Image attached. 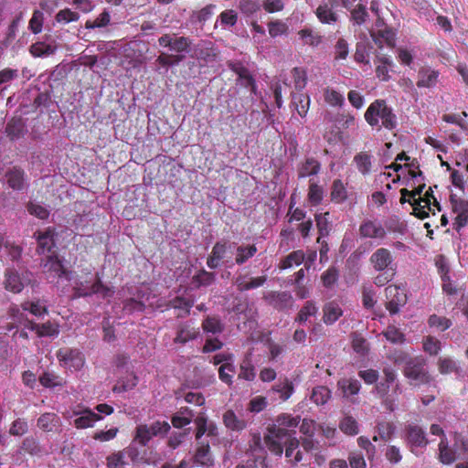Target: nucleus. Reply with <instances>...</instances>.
Returning <instances> with one entry per match:
<instances>
[{
    "label": "nucleus",
    "mask_w": 468,
    "mask_h": 468,
    "mask_svg": "<svg viewBox=\"0 0 468 468\" xmlns=\"http://www.w3.org/2000/svg\"><path fill=\"white\" fill-rule=\"evenodd\" d=\"M145 310V304L134 298H129L123 302V311L128 314L143 313Z\"/></svg>",
    "instance_id": "obj_60"
},
{
    "label": "nucleus",
    "mask_w": 468,
    "mask_h": 468,
    "mask_svg": "<svg viewBox=\"0 0 468 468\" xmlns=\"http://www.w3.org/2000/svg\"><path fill=\"white\" fill-rule=\"evenodd\" d=\"M223 422L228 429L235 431H243L247 427V421L238 417L231 410L223 414Z\"/></svg>",
    "instance_id": "obj_29"
},
{
    "label": "nucleus",
    "mask_w": 468,
    "mask_h": 468,
    "mask_svg": "<svg viewBox=\"0 0 468 468\" xmlns=\"http://www.w3.org/2000/svg\"><path fill=\"white\" fill-rule=\"evenodd\" d=\"M364 117L371 127H377L378 130L381 128L379 120L387 130L392 131L397 126V117L384 100L374 101L367 109Z\"/></svg>",
    "instance_id": "obj_1"
},
{
    "label": "nucleus",
    "mask_w": 468,
    "mask_h": 468,
    "mask_svg": "<svg viewBox=\"0 0 468 468\" xmlns=\"http://www.w3.org/2000/svg\"><path fill=\"white\" fill-rule=\"evenodd\" d=\"M81 416L74 420L75 426L79 429L91 427L93 423L101 419V416L92 412L90 410H84Z\"/></svg>",
    "instance_id": "obj_36"
},
{
    "label": "nucleus",
    "mask_w": 468,
    "mask_h": 468,
    "mask_svg": "<svg viewBox=\"0 0 468 468\" xmlns=\"http://www.w3.org/2000/svg\"><path fill=\"white\" fill-rule=\"evenodd\" d=\"M21 308L23 309V311H28L35 316H41L48 313L47 305L40 300L24 302L21 304Z\"/></svg>",
    "instance_id": "obj_38"
},
{
    "label": "nucleus",
    "mask_w": 468,
    "mask_h": 468,
    "mask_svg": "<svg viewBox=\"0 0 468 468\" xmlns=\"http://www.w3.org/2000/svg\"><path fill=\"white\" fill-rule=\"evenodd\" d=\"M369 262L377 271H383L393 268L394 258L389 250L377 249L370 256Z\"/></svg>",
    "instance_id": "obj_9"
},
{
    "label": "nucleus",
    "mask_w": 468,
    "mask_h": 468,
    "mask_svg": "<svg viewBox=\"0 0 468 468\" xmlns=\"http://www.w3.org/2000/svg\"><path fill=\"white\" fill-rule=\"evenodd\" d=\"M272 390L280 394V399L286 400L292 395L293 387L292 382H278V384L272 388Z\"/></svg>",
    "instance_id": "obj_62"
},
{
    "label": "nucleus",
    "mask_w": 468,
    "mask_h": 468,
    "mask_svg": "<svg viewBox=\"0 0 468 468\" xmlns=\"http://www.w3.org/2000/svg\"><path fill=\"white\" fill-rule=\"evenodd\" d=\"M408 441L412 446L425 447L428 444L424 431L416 425L407 427Z\"/></svg>",
    "instance_id": "obj_26"
},
{
    "label": "nucleus",
    "mask_w": 468,
    "mask_h": 468,
    "mask_svg": "<svg viewBox=\"0 0 468 468\" xmlns=\"http://www.w3.org/2000/svg\"><path fill=\"white\" fill-rule=\"evenodd\" d=\"M55 229L48 227L44 230H37L34 238L37 239V252L39 255H46L48 259L56 257Z\"/></svg>",
    "instance_id": "obj_2"
},
{
    "label": "nucleus",
    "mask_w": 468,
    "mask_h": 468,
    "mask_svg": "<svg viewBox=\"0 0 468 468\" xmlns=\"http://www.w3.org/2000/svg\"><path fill=\"white\" fill-rule=\"evenodd\" d=\"M387 303L386 308L390 314L399 313V308L407 302V296L404 290L397 285H388L385 289Z\"/></svg>",
    "instance_id": "obj_6"
},
{
    "label": "nucleus",
    "mask_w": 468,
    "mask_h": 468,
    "mask_svg": "<svg viewBox=\"0 0 468 468\" xmlns=\"http://www.w3.org/2000/svg\"><path fill=\"white\" fill-rule=\"evenodd\" d=\"M97 293L101 294L104 298L112 295L111 289L101 282V278L98 275L96 281L90 288H75V294L79 297H85Z\"/></svg>",
    "instance_id": "obj_16"
},
{
    "label": "nucleus",
    "mask_w": 468,
    "mask_h": 468,
    "mask_svg": "<svg viewBox=\"0 0 468 468\" xmlns=\"http://www.w3.org/2000/svg\"><path fill=\"white\" fill-rule=\"evenodd\" d=\"M374 40L379 48H383L385 44L388 48H392L396 45V32L391 27L385 26L374 35Z\"/></svg>",
    "instance_id": "obj_23"
},
{
    "label": "nucleus",
    "mask_w": 468,
    "mask_h": 468,
    "mask_svg": "<svg viewBox=\"0 0 468 468\" xmlns=\"http://www.w3.org/2000/svg\"><path fill=\"white\" fill-rule=\"evenodd\" d=\"M5 133L10 140L14 141L25 133V123L21 118H12L5 126Z\"/></svg>",
    "instance_id": "obj_30"
},
{
    "label": "nucleus",
    "mask_w": 468,
    "mask_h": 468,
    "mask_svg": "<svg viewBox=\"0 0 468 468\" xmlns=\"http://www.w3.org/2000/svg\"><path fill=\"white\" fill-rule=\"evenodd\" d=\"M228 67L238 75V81L241 86L250 88L251 92H256V82L249 69L240 61H229Z\"/></svg>",
    "instance_id": "obj_11"
},
{
    "label": "nucleus",
    "mask_w": 468,
    "mask_h": 468,
    "mask_svg": "<svg viewBox=\"0 0 468 468\" xmlns=\"http://www.w3.org/2000/svg\"><path fill=\"white\" fill-rule=\"evenodd\" d=\"M239 8L242 14L250 16L261 9V4L259 0H240Z\"/></svg>",
    "instance_id": "obj_55"
},
{
    "label": "nucleus",
    "mask_w": 468,
    "mask_h": 468,
    "mask_svg": "<svg viewBox=\"0 0 468 468\" xmlns=\"http://www.w3.org/2000/svg\"><path fill=\"white\" fill-rule=\"evenodd\" d=\"M192 45V40L186 37H177L173 38L170 50L176 53L188 52Z\"/></svg>",
    "instance_id": "obj_50"
},
{
    "label": "nucleus",
    "mask_w": 468,
    "mask_h": 468,
    "mask_svg": "<svg viewBox=\"0 0 468 468\" xmlns=\"http://www.w3.org/2000/svg\"><path fill=\"white\" fill-rule=\"evenodd\" d=\"M418 77L417 86L419 88H432L438 82L439 72L430 69H422L419 71Z\"/></svg>",
    "instance_id": "obj_27"
},
{
    "label": "nucleus",
    "mask_w": 468,
    "mask_h": 468,
    "mask_svg": "<svg viewBox=\"0 0 468 468\" xmlns=\"http://www.w3.org/2000/svg\"><path fill=\"white\" fill-rule=\"evenodd\" d=\"M452 211L456 214L453 222V229L460 231L468 224V200L458 197L456 195L450 196Z\"/></svg>",
    "instance_id": "obj_4"
},
{
    "label": "nucleus",
    "mask_w": 468,
    "mask_h": 468,
    "mask_svg": "<svg viewBox=\"0 0 468 468\" xmlns=\"http://www.w3.org/2000/svg\"><path fill=\"white\" fill-rule=\"evenodd\" d=\"M377 431L379 436V439L388 441H389L395 433L396 427L391 422H378L377 427Z\"/></svg>",
    "instance_id": "obj_48"
},
{
    "label": "nucleus",
    "mask_w": 468,
    "mask_h": 468,
    "mask_svg": "<svg viewBox=\"0 0 468 468\" xmlns=\"http://www.w3.org/2000/svg\"><path fill=\"white\" fill-rule=\"evenodd\" d=\"M330 390L325 386H318L313 389L311 399L317 405H324L330 398Z\"/></svg>",
    "instance_id": "obj_51"
},
{
    "label": "nucleus",
    "mask_w": 468,
    "mask_h": 468,
    "mask_svg": "<svg viewBox=\"0 0 468 468\" xmlns=\"http://www.w3.org/2000/svg\"><path fill=\"white\" fill-rule=\"evenodd\" d=\"M354 163L359 173L367 176L371 172L372 155L367 152H360L354 156Z\"/></svg>",
    "instance_id": "obj_31"
},
{
    "label": "nucleus",
    "mask_w": 468,
    "mask_h": 468,
    "mask_svg": "<svg viewBox=\"0 0 468 468\" xmlns=\"http://www.w3.org/2000/svg\"><path fill=\"white\" fill-rule=\"evenodd\" d=\"M249 451L252 455H266L267 452L264 446L261 443V438L260 433H253L252 438L249 443Z\"/></svg>",
    "instance_id": "obj_54"
},
{
    "label": "nucleus",
    "mask_w": 468,
    "mask_h": 468,
    "mask_svg": "<svg viewBox=\"0 0 468 468\" xmlns=\"http://www.w3.org/2000/svg\"><path fill=\"white\" fill-rule=\"evenodd\" d=\"M56 49L55 45L38 41L30 46L29 52L33 57L39 58L52 55L55 53Z\"/></svg>",
    "instance_id": "obj_34"
},
{
    "label": "nucleus",
    "mask_w": 468,
    "mask_h": 468,
    "mask_svg": "<svg viewBox=\"0 0 468 468\" xmlns=\"http://www.w3.org/2000/svg\"><path fill=\"white\" fill-rule=\"evenodd\" d=\"M404 375L414 380H429L426 371V362L421 357L409 358L405 362Z\"/></svg>",
    "instance_id": "obj_7"
},
{
    "label": "nucleus",
    "mask_w": 468,
    "mask_h": 468,
    "mask_svg": "<svg viewBox=\"0 0 468 468\" xmlns=\"http://www.w3.org/2000/svg\"><path fill=\"white\" fill-rule=\"evenodd\" d=\"M123 452H114L107 457L108 468H124L125 462L123 460Z\"/></svg>",
    "instance_id": "obj_64"
},
{
    "label": "nucleus",
    "mask_w": 468,
    "mask_h": 468,
    "mask_svg": "<svg viewBox=\"0 0 468 468\" xmlns=\"http://www.w3.org/2000/svg\"><path fill=\"white\" fill-rule=\"evenodd\" d=\"M228 251V243L226 241H218L212 248L211 253L207 259V265L209 269H217L220 266L222 260Z\"/></svg>",
    "instance_id": "obj_17"
},
{
    "label": "nucleus",
    "mask_w": 468,
    "mask_h": 468,
    "mask_svg": "<svg viewBox=\"0 0 468 468\" xmlns=\"http://www.w3.org/2000/svg\"><path fill=\"white\" fill-rule=\"evenodd\" d=\"M263 299L277 310H286L292 304V296L289 292H270Z\"/></svg>",
    "instance_id": "obj_12"
},
{
    "label": "nucleus",
    "mask_w": 468,
    "mask_h": 468,
    "mask_svg": "<svg viewBox=\"0 0 468 468\" xmlns=\"http://www.w3.org/2000/svg\"><path fill=\"white\" fill-rule=\"evenodd\" d=\"M324 101L334 107H341L345 102L344 96L332 88H325L323 92Z\"/></svg>",
    "instance_id": "obj_40"
},
{
    "label": "nucleus",
    "mask_w": 468,
    "mask_h": 468,
    "mask_svg": "<svg viewBox=\"0 0 468 468\" xmlns=\"http://www.w3.org/2000/svg\"><path fill=\"white\" fill-rule=\"evenodd\" d=\"M266 281V275L249 277L248 274H239L235 278L234 283L238 291L245 292L261 287Z\"/></svg>",
    "instance_id": "obj_14"
},
{
    "label": "nucleus",
    "mask_w": 468,
    "mask_h": 468,
    "mask_svg": "<svg viewBox=\"0 0 468 468\" xmlns=\"http://www.w3.org/2000/svg\"><path fill=\"white\" fill-rule=\"evenodd\" d=\"M347 198V191L340 179H335L331 188V200L335 203H342Z\"/></svg>",
    "instance_id": "obj_37"
},
{
    "label": "nucleus",
    "mask_w": 468,
    "mask_h": 468,
    "mask_svg": "<svg viewBox=\"0 0 468 468\" xmlns=\"http://www.w3.org/2000/svg\"><path fill=\"white\" fill-rule=\"evenodd\" d=\"M294 431H289L285 428L279 427L276 424L269 425L267 428V433L265 436L272 438V440H276L281 442L282 445H286V441L292 438H295L292 436L294 434Z\"/></svg>",
    "instance_id": "obj_25"
},
{
    "label": "nucleus",
    "mask_w": 468,
    "mask_h": 468,
    "mask_svg": "<svg viewBox=\"0 0 468 468\" xmlns=\"http://www.w3.org/2000/svg\"><path fill=\"white\" fill-rule=\"evenodd\" d=\"M258 249L255 244H241L236 249L235 263L237 265H243L250 259L255 256Z\"/></svg>",
    "instance_id": "obj_28"
},
{
    "label": "nucleus",
    "mask_w": 468,
    "mask_h": 468,
    "mask_svg": "<svg viewBox=\"0 0 468 468\" xmlns=\"http://www.w3.org/2000/svg\"><path fill=\"white\" fill-rule=\"evenodd\" d=\"M194 463L206 468H210L214 465V459L210 452L208 442L199 443L194 455Z\"/></svg>",
    "instance_id": "obj_19"
},
{
    "label": "nucleus",
    "mask_w": 468,
    "mask_h": 468,
    "mask_svg": "<svg viewBox=\"0 0 468 468\" xmlns=\"http://www.w3.org/2000/svg\"><path fill=\"white\" fill-rule=\"evenodd\" d=\"M168 305L174 309L181 310V312L177 314L176 317L184 318L189 315L190 309L194 305V302L181 296H176L169 302Z\"/></svg>",
    "instance_id": "obj_32"
},
{
    "label": "nucleus",
    "mask_w": 468,
    "mask_h": 468,
    "mask_svg": "<svg viewBox=\"0 0 468 468\" xmlns=\"http://www.w3.org/2000/svg\"><path fill=\"white\" fill-rule=\"evenodd\" d=\"M4 284L5 290L14 293L20 292L24 288V283L20 275L14 269H7L5 271Z\"/></svg>",
    "instance_id": "obj_21"
},
{
    "label": "nucleus",
    "mask_w": 468,
    "mask_h": 468,
    "mask_svg": "<svg viewBox=\"0 0 468 468\" xmlns=\"http://www.w3.org/2000/svg\"><path fill=\"white\" fill-rule=\"evenodd\" d=\"M29 330L34 331L39 337L57 336L59 334V326L58 324L48 321L43 324H29Z\"/></svg>",
    "instance_id": "obj_24"
},
{
    "label": "nucleus",
    "mask_w": 468,
    "mask_h": 468,
    "mask_svg": "<svg viewBox=\"0 0 468 468\" xmlns=\"http://www.w3.org/2000/svg\"><path fill=\"white\" fill-rule=\"evenodd\" d=\"M202 329L207 333L219 334L224 325L218 316H207L202 322Z\"/></svg>",
    "instance_id": "obj_39"
},
{
    "label": "nucleus",
    "mask_w": 468,
    "mask_h": 468,
    "mask_svg": "<svg viewBox=\"0 0 468 468\" xmlns=\"http://www.w3.org/2000/svg\"><path fill=\"white\" fill-rule=\"evenodd\" d=\"M359 235L364 239H384L387 237L385 227L377 220L367 219L359 226Z\"/></svg>",
    "instance_id": "obj_10"
},
{
    "label": "nucleus",
    "mask_w": 468,
    "mask_h": 468,
    "mask_svg": "<svg viewBox=\"0 0 468 468\" xmlns=\"http://www.w3.org/2000/svg\"><path fill=\"white\" fill-rule=\"evenodd\" d=\"M215 281V274L213 272L207 271L206 270H201L197 271L192 279L193 283L197 288L202 286H209Z\"/></svg>",
    "instance_id": "obj_42"
},
{
    "label": "nucleus",
    "mask_w": 468,
    "mask_h": 468,
    "mask_svg": "<svg viewBox=\"0 0 468 468\" xmlns=\"http://www.w3.org/2000/svg\"><path fill=\"white\" fill-rule=\"evenodd\" d=\"M323 314V322L327 325H331L343 315V310L339 303L331 301L324 305Z\"/></svg>",
    "instance_id": "obj_20"
},
{
    "label": "nucleus",
    "mask_w": 468,
    "mask_h": 468,
    "mask_svg": "<svg viewBox=\"0 0 468 468\" xmlns=\"http://www.w3.org/2000/svg\"><path fill=\"white\" fill-rule=\"evenodd\" d=\"M320 170L321 163L314 157H307L298 165L297 176L298 178H305L318 175Z\"/></svg>",
    "instance_id": "obj_18"
},
{
    "label": "nucleus",
    "mask_w": 468,
    "mask_h": 468,
    "mask_svg": "<svg viewBox=\"0 0 468 468\" xmlns=\"http://www.w3.org/2000/svg\"><path fill=\"white\" fill-rule=\"evenodd\" d=\"M218 374L221 380H231L236 374V367L234 365V358L228 361L225 365L218 367Z\"/></svg>",
    "instance_id": "obj_61"
},
{
    "label": "nucleus",
    "mask_w": 468,
    "mask_h": 468,
    "mask_svg": "<svg viewBox=\"0 0 468 468\" xmlns=\"http://www.w3.org/2000/svg\"><path fill=\"white\" fill-rule=\"evenodd\" d=\"M291 106L301 117L306 116L310 107V97L303 92H292Z\"/></svg>",
    "instance_id": "obj_22"
},
{
    "label": "nucleus",
    "mask_w": 468,
    "mask_h": 468,
    "mask_svg": "<svg viewBox=\"0 0 468 468\" xmlns=\"http://www.w3.org/2000/svg\"><path fill=\"white\" fill-rule=\"evenodd\" d=\"M44 14L40 10H35L28 23V29L35 35L42 31Z\"/></svg>",
    "instance_id": "obj_49"
},
{
    "label": "nucleus",
    "mask_w": 468,
    "mask_h": 468,
    "mask_svg": "<svg viewBox=\"0 0 468 468\" xmlns=\"http://www.w3.org/2000/svg\"><path fill=\"white\" fill-rule=\"evenodd\" d=\"M275 422L279 427L295 428L300 422V417H292L288 414H281L276 418Z\"/></svg>",
    "instance_id": "obj_63"
},
{
    "label": "nucleus",
    "mask_w": 468,
    "mask_h": 468,
    "mask_svg": "<svg viewBox=\"0 0 468 468\" xmlns=\"http://www.w3.org/2000/svg\"><path fill=\"white\" fill-rule=\"evenodd\" d=\"M428 324L431 327H436L441 331H445L452 324V321L444 316L432 314L429 317Z\"/></svg>",
    "instance_id": "obj_53"
},
{
    "label": "nucleus",
    "mask_w": 468,
    "mask_h": 468,
    "mask_svg": "<svg viewBox=\"0 0 468 468\" xmlns=\"http://www.w3.org/2000/svg\"><path fill=\"white\" fill-rule=\"evenodd\" d=\"M27 211L30 215L39 219H47L49 217L48 209L37 203L29 202L27 204Z\"/></svg>",
    "instance_id": "obj_58"
},
{
    "label": "nucleus",
    "mask_w": 468,
    "mask_h": 468,
    "mask_svg": "<svg viewBox=\"0 0 468 468\" xmlns=\"http://www.w3.org/2000/svg\"><path fill=\"white\" fill-rule=\"evenodd\" d=\"M255 368L251 360L246 356L240 363V371L238 378L239 380H253L255 378Z\"/></svg>",
    "instance_id": "obj_43"
},
{
    "label": "nucleus",
    "mask_w": 468,
    "mask_h": 468,
    "mask_svg": "<svg viewBox=\"0 0 468 468\" xmlns=\"http://www.w3.org/2000/svg\"><path fill=\"white\" fill-rule=\"evenodd\" d=\"M199 335V328H197L189 323H180L177 325L176 335L174 343L185 345L187 342L196 339Z\"/></svg>",
    "instance_id": "obj_15"
},
{
    "label": "nucleus",
    "mask_w": 468,
    "mask_h": 468,
    "mask_svg": "<svg viewBox=\"0 0 468 468\" xmlns=\"http://www.w3.org/2000/svg\"><path fill=\"white\" fill-rule=\"evenodd\" d=\"M439 458L442 463L451 464L455 461V452L449 449L448 441H446L445 438L441 439L439 444Z\"/></svg>",
    "instance_id": "obj_44"
},
{
    "label": "nucleus",
    "mask_w": 468,
    "mask_h": 468,
    "mask_svg": "<svg viewBox=\"0 0 468 468\" xmlns=\"http://www.w3.org/2000/svg\"><path fill=\"white\" fill-rule=\"evenodd\" d=\"M317 313V307L312 301H307L304 305L299 311L295 321L299 323H304L311 316L315 315Z\"/></svg>",
    "instance_id": "obj_47"
},
{
    "label": "nucleus",
    "mask_w": 468,
    "mask_h": 468,
    "mask_svg": "<svg viewBox=\"0 0 468 468\" xmlns=\"http://www.w3.org/2000/svg\"><path fill=\"white\" fill-rule=\"evenodd\" d=\"M369 15L367 5L358 3L353 9L350 10V21L355 26H361L367 20Z\"/></svg>",
    "instance_id": "obj_35"
},
{
    "label": "nucleus",
    "mask_w": 468,
    "mask_h": 468,
    "mask_svg": "<svg viewBox=\"0 0 468 468\" xmlns=\"http://www.w3.org/2000/svg\"><path fill=\"white\" fill-rule=\"evenodd\" d=\"M423 349L431 356H436L441 350V342L437 338L428 335L423 339Z\"/></svg>",
    "instance_id": "obj_59"
},
{
    "label": "nucleus",
    "mask_w": 468,
    "mask_h": 468,
    "mask_svg": "<svg viewBox=\"0 0 468 468\" xmlns=\"http://www.w3.org/2000/svg\"><path fill=\"white\" fill-rule=\"evenodd\" d=\"M378 62L380 64L377 65L376 75L379 80L387 81L389 80L388 67L391 64V61L388 58L383 57L378 58Z\"/></svg>",
    "instance_id": "obj_57"
},
{
    "label": "nucleus",
    "mask_w": 468,
    "mask_h": 468,
    "mask_svg": "<svg viewBox=\"0 0 468 468\" xmlns=\"http://www.w3.org/2000/svg\"><path fill=\"white\" fill-rule=\"evenodd\" d=\"M339 427L340 430L347 435H356L358 433V425L353 417L347 416L344 418Z\"/></svg>",
    "instance_id": "obj_56"
},
{
    "label": "nucleus",
    "mask_w": 468,
    "mask_h": 468,
    "mask_svg": "<svg viewBox=\"0 0 468 468\" xmlns=\"http://www.w3.org/2000/svg\"><path fill=\"white\" fill-rule=\"evenodd\" d=\"M294 88L296 90L302 91L307 84V72L303 68L295 67L292 69Z\"/></svg>",
    "instance_id": "obj_45"
},
{
    "label": "nucleus",
    "mask_w": 468,
    "mask_h": 468,
    "mask_svg": "<svg viewBox=\"0 0 468 468\" xmlns=\"http://www.w3.org/2000/svg\"><path fill=\"white\" fill-rule=\"evenodd\" d=\"M304 260V253L302 250H294L287 255L281 262L280 269L285 270L293 265H300Z\"/></svg>",
    "instance_id": "obj_41"
},
{
    "label": "nucleus",
    "mask_w": 468,
    "mask_h": 468,
    "mask_svg": "<svg viewBox=\"0 0 468 468\" xmlns=\"http://www.w3.org/2000/svg\"><path fill=\"white\" fill-rule=\"evenodd\" d=\"M329 215L328 212H325L324 214H316L315 215V221L316 226L319 232V237L317 238V242H321V239L323 237L327 236L330 231V224L327 219V216Z\"/></svg>",
    "instance_id": "obj_46"
},
{
    "label": "nucleus",
    "mask_w": 468,
    "mask_h": 468,
    "mask_svg": "<svg viewBox=\"0 0 468 468\" xmlns=\"http://www.w3.org/2000/svg\"><path fill=\"white\" fill-rule=\"evenodd\" d=\"M324 198V188L318 183L310 180L307 193L308 202L316 207L320 205Z\"/></svg>",
    "instance_id": "obj_33"
},
{
    "label": "nucleus",
    "mask_w": 468,
    "mask_h": 468,
    "mask_svg": "<svg viewBox=\"0 0 468 468\" xmlns=\"http://www.w3.org/2000/svg\"><path fill=\"white\" fill-rule=\"evenodd\" d=\"M24 312L21 306L19 307L16 304H11L9 306L7 315L11 319V322L6 325L8 331L15 328L17 329L21 325L29 329V324H33V321L29 320Z\"/></svg>",
    "instance_id": "obj_13"
},
{
    "label": "nucleus",
    "mask_w": 468,
    "mask_h": 468,
    "mask_svg": "<svg viewBox=\"0 0 468 468\" xmlns=\"http://www.w3.org/2000/svg\"><path fill=\"white\" fill-rule=\"evenodd\" d=\"M5 178L9 188L21 192L27 188V176L26 171L18 165H14L5 171Z\"/></svg>",
    "instance_id": "obj_5"
},
{
    "label": "nucleus",
    "mask_w": 468,
    "mask_h": 468,
    "mask_svg": "<svg viewBox=\"0 0 468 468\" xmlns=\"http://www.w3.org/2000/svg\"><path fill=\"white\" fill-rule=\"evenodd\" d=\"M338 5V0H327L321 3L316 10L315 16L320 23L327 25H335L338 21V15L334 8Z\"/></svg>",
    "instance_id": "obj_8"
},
{
    "label": "nucleus",
    "mask_w": 468,
    "mask_h": 468,
    "mask_svg": "<svg viewBox=\"0 0 468 468\" xmlns=\"http://www.w3.org/2000/svg\"><path fill=\"white\" fill-rule=\"evenodd\" d=\"M438 367L441 374L458 372L459 369L457 363L451 357H440Z\"/></svg>",
    "instance_id": "obj_52"
},
{
    "label": "nucleus",
    "mask_w": 468,
    "mask_h": 468,
    "mask_svg": "<svg viewBox=\"0 0 468 468\" xmlns=\"http://www.w3.org/2000/svg\"><path fill=\"white\" fill-rule=\"evenodd\" d=\"M56 356L60 365L70 371H78L81 369L85 363L83 354L77 348H59L57 351Z\"/></svg>",
    "instance_id": "obj_3"
}]
</instances>
